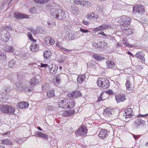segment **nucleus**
Listing matches in <instances>:
<instances>
[{"instance_id": "obj_47", "label": "nucleus", "mask_w": 148, "mask_h": 148, "mask_svg": "<svg viewBox=\"0 0 148 148\" xmlns=\"http://www.w3.org/2000/svg\"><path fill=\"white\" fill-rule=\"evenodd\" d=\"M93 56L97 60H99L101 59V58L99 56L96 55H93Z\"/></svg>"}, {"instance_id": "obj_64", "label": "nucleus", "mask_w": 148, "mask_h": 148, "mask_svg": "<svg viewBox=\"0 0 148 148\" xmlns=\"http://www.w3.org/2000/svg\"><path fill=\"white\" fill-rule=\"evenodd\" d=\"M10 132L9 131H8V132H5L4 133H3V135H7L8 134L9 135H10Z\"/></svg>"}, {"instance_id": "obj_38", "label": "nucleus", "mask_w": 148, "mask_h": 148, "mask_svg": "<svg viewBox=\"0 0 148 148\" xmlns=\"http://www.w3.org/2000/svg\"><path fill=\"white\" fill-rule=\"evenodd\" d=\"M50 0H34V1L38 3L42 4L47 3Z\"/></svg>"}, {"instance_id": "obj_1", "label": "nucleus", "mask_w": 148, "mask_h": 148, "mask_svg": "<svg viewBox=\"0 0 148 148\" xmlns=\"http://www.w3.org/2000/svg\"><path fill=\"white\" fill-rule=\"evenodd\" d=\"M97 84L98 86L106 89L109 87V82L105 78L99 77L97 79Z\"/></svg>"}, {"instance_id": "obj_39", "label": "nucleus", "mask_w": 148, "mask_h": 148, "mask_svg": "<svg viewBox=\"0 0 148 148\" xmlns=\"http://www.w3.org/2000/svg\"><path fill=\"white\" fill-rule=\"evenodd\" d=\"M125 86L126 88V90L128 91L131 90L130 87V82L128 80H127L125 83Z\"/></svg>"}, {"instance_id": "obj_4", "label": "nucleus", "mask_w": 148, "mask_h": 148, "mask_svg": "<svg viewBox=\"0 0 148 148\" xmlns=\"http://www.w3.org/2000/svg\"><path fill=\"white\" fill-rule=\"evenodd\" d=\"M0 110L2 112L12 114L14 113L15 109L12 107L1 104Z\"/></svg>"}, {"instance_id": "obj_27", "label": "nucleus", "mask_w": 148, "mask_h": 148, "mask_svg": "<svg viewBox=\"0 0 148 148\" xmlns=\"http://www.w3.org/2000/svg\"><path fill=\"white\" fill-rule=\"evenodd\" d=\"M144 123L145 121L140 119H136L134 122V125L137 127L141 124H144Z\"/></svg>"}, {"instance_id": "obj_28", "label": "nucleus", "mask_w": 148, "mask_h": 148, "mask_svg": "<svg viewBox=\"0 0 148 148\" xmlns=\"http://www.w3.org/2000/svg\"><path fill=\"white\" fill-rule=\"evenodd\" d=\"M142 53L138 51L137 52L135 55V56L136 57L138 58L140 60L142 61L143 62H145V58L143 55V54H141Z\"/></svg>"}, {"instance_id": "obj_19", "label": "nucleus", "mask_w": 148, "mask_h": 148, "mask_svg": "<svg viewBox=\"0 0 148 148\" xmlns=\"http://www.w3.org/2000/svg\"><path fill=\"white\" fill-rule=\"evenodd\" d=\"M71 10L73 14L76 15H78L80 12L77 7L75 5L71 6Z\"/></svg>"}, {"instance_id": "obj_2", "label": "nucleus", "mask_w": 148, "mask_h": 148, "mask_svg": "<svg viewBox=\"0 0 148 148\" xmlns=\"http://www.w3.org/2000/svg\"><path fill=\"white\" fill-rule=\"evenodd\" d=\"M16 89L18 91H21L23 90L25 92L28 91H31L32 90V87H31L27 86V85L23 82H17L16 83Z\"/></svg>"}, {"instance_id": "obj_3", "label": "nucleus", "mask_w": 148, "mask_h": 148, "mask_svg": "<svg viewBox=\"0 0 148 148\" xmlns=\"http://www.w3.org/2000/svg\"><path fill=\"white\" fill-rule=\"evenodd\" d=\"M121 28L124 29L126 27L128 26L131 23V18L129 17L124 16L121 18Z\"/></svg>"}, {"instance_id": "obj_59", "label": "nucleus", "mask_w": 148, "mask_h": 148, "mask_svg": "<svg viewBox=\"0 0 148 148\" xmlns=\"http://www.w3.org/2000/svg\"><path fill=\"white\" fill-rule=\"evenodd\" d=\"M98 34H100V35H103L104 36H105V37H106V36H108V35H106V34H105L103 32H99L98 33Z\"/></svg>"}, {"instance_id": "obj_54", "label": "nucleus", "mask_w": 148, "mask_h": 148, "mask_svg": "<svg viewBox=\"0 0 148 148\" xmlns=\"http://www.w3.org/2000/svg\"><path fill=\"white\" fill-rule=\"evenodd\" d=\"M11 88L10 87H7L5 88V92H7L10 91L11 90Z\"/></svg>"}, {"instance_id": "obj_14", "label": "nucleus", "mask_w": 148, "mask_h": 148, "mask_svg": "<svg viewBox=\"0 0 148 148\" xmlns=\"http://www.w3.org/2000/svg\"><path fill=\"white\" fill-rule=\"evenodd\" d=\"M81 94L80 92L78 91H75L67 94V96L69 97H72L75 98L79 96H80Z\"/></svg>"}, {"instance_id": "obj_42", "label": "nucleus", "mask_w": 148, "mask_h": 148, "mask_svg": "<svg viewBox=\"0 0 148 148\" xmlns=\"http://www.w3.org/2000/svg\"><path fill=\"white\" fill-rule=\"evenodd\" d=\"M0 57L1 59L3 60H6V54L4 53H1L0 54Z\"/></svg>"}, {"instance_id": "obj_11", "label": "nucleus", "mask_w": 148, "mask_h": 148, "mask_svg": "<svg viewBox=\"0 0 148 148\" xmlns=\"http://www.w3.org/2000/svg\"><path fill=\"white\" fill-rule=\"evenodd\" d=\"M115 98L117 103H119L121 102H123L126 99L125 96L124 94H119L115 95Z\"/></svg>"}, {"instance_id": "obj_10", "label": "nucleus", "mask_w": 148, "mask_h": 148, "mask_svg": "<svg viewBox=\"0 0 148 148\" xmlns=\"http://www.w3.org/2000/svg\"><path fill=\"white\" fill-rule=\"evenodd\" d=\"M66 103L67 104V109L73 108L75 106V103L74 99H67V101Z\"/></svg>"}, {"instance_id": "obj_44", "label": "nucleus", "mask_w": 148, "mask_h": 148, "mask_svg": "<svg viewBox=\"0 0 148 148\" xmlns=\"http://www.w3.org/2000/svg\"><path fill=\"white\" fill-rule=\"evenodd\" d=\"M29 11L31 13L34 14L36 12V10L35 8L33 7L31 8L30 9H29Z\"/></svg>"}, {"instance_id": "obj_45", "label": "nucleus", "mask_w": 148, "mask_h": 148, "mask_svg": "<svg viewBox=\"0 0 148 148\" xmlns=\"http://www.w3.org/2000/svg\"><path fill=\"white\" fill-rule=\"evenodd\" d=\"M60 78L61 75H57L56 79V81L57 82H58V83H59L60 82Z\"/></svg>"}, {"instance_id": "obj_62", "label": "nucleus", "mask_w": 148, "mask_h": 148, "mask_svg": "<svg viewBox=\"0 0 148 148\" xmlns=\"http://www.w3.org/2000/svg\"><path fill=\"white\" fill-rule=\"evenodd\" d=\"M47 64H43L42 63H41V66H40L42 67H45V68H47Z\"/></svg>"}, {"instance_id": "obj_58", "label": "nucleus", "mask_w": 148, "mask_h": 148, "mask_svg": "<svg viewBox=\"0 0 148 148\" xmlns=\"http://www.w3.org/2000/svg\"><path fill=\"white\" fill-rule=\"evenodd\" d=\"M148 115V114H146L145 115H142L141 114H139L137 116L138 117H146V116H147Z\"/></svg>"}, {"instance_id": "obj_49", "label": "nucleus", "mask_w": 148, "mask_h": 148, "mask_svg": "<svg viewBox=\"0 0 148 148\" xmlns=\"http://www.w3.org/2000/svg\"><path fill=\"white\" fill-rule=\"evenodd\" d=\"M49 38L50 37H48L45 38L44 39V41L45 43L47 44H49Z\"/></svg>"}, {"instance_id": "obj_50", "label": "nucleus", "mask_w": 148, "mask_h": 148, "mask_svg": "<svg viewBox=\"0 0 148 148\" xmlns=\"http://www.w3.org/2000/svg\"><path fill=\"white\" fill-rule=\"evenodd\" d=\"M79 31L81 32H82L83 33H87L88 32H90V31H89L88 30L85 29H82V28H80Z\"/></svg>"}, {"instance_id": "obj_30", "label": "nucleus", "mask_w": 148, "mask_h": 148, "mask_svg": "<svg viewBox=\"0 0 148 148\" xmlns=\"http://www.w3.org/2000/svg\"><path fill=\"white\" fill-rule=\"evenodd\" d=\"M124 29H121L125 31V33L127 35H130L133 33L132 30L131 28H129L128 26L125 27Z\"/></svg>"}, {"instance_id": "obj_24", "label": "nucleus", "mask_w": 148, "mask_h": 148, "mask_svg": "<svg viewBox=\"0 0 148 148\" xmlns=\"http://www.w3.org/2000/svg\"><path fill=\"white\" fill-rule=\"evenodd\" d=\"M80 5L83 7H87L89 8L90 5V1H86L84 0H81Z\"/></svg>"}, {"instance_id": "obj_36", "label": "nucleus", "mask_w": 148, "mask_h": 148, "mask_svg": "<svg viewBox=\"0 0 148 148\" xmlns=\"http://www.w3.org/2000/svg\"><path fill=\"white\" fill-rule=\"evenodd\" d=\"M55 95L54 91L53 90H49L47 92V96L49 97H53Z\"/></svg>"}, {"instance_id": "obj_21", "label": "nucleus", "mask_w": 148, "mask_h": 148, "mask_svg": "<svg viewBox=\"0 0 148 148\" xmlns=\"http://www.w3.org/2000/svg\"><path fill=\"white\" fill-rule=\"evenodd\" d=\"M51 56V53L49 51L47 50L44 52L43 56L45 60L49 59Z\"/></svg>"}, {"instance_id": "obj_6", "label": "nucleus", "mask_w": 148, "mask_h": 148, "mask_svg": "<svg viewBox=\"0 0 148 148\" xmlns=\"http://www.w3.org/2000/svg\"><path fill=\"white\" fill-rule=\"evenodd\" d=\"M87 130L84 125H82L75 133L77 136H84L87 133Z\"/></svg>"}, {"instance_id": "obj_60", "label": "nucleus", "mask_w": 148, "mask_h": 148, "mask_svg": "<svg viewBox=\"0 0 148 148\" xmlns=\"http://www.w3.org/2000/svg\"><path fill=\"white\" fill-rule=\"evenodd\" d=\"M92 45L95 48H97L98 47V44L96 43L93 42L92 44Z\"/></svg>"}, {"instance_id": "obj_16", "label": "nucleus", "mask_w": 148, "mask_h": 148, "mask_svg": "<svg viewBox=\"0 0 148 148\" xmlns=\"http://www.w3.org/2000/svg\"><path fill=\"white\" fill-rule=\"evenodd\" d=\"M29 106V103L27 102H23L19 103L16 105L17 107L18 108H27Z\"/></svg>"}, {"instance_id": "obj_13", "label": "nucleus", "mask_w": 148, "mask_h": 148, "mask_svg": "<svg viewBox=\"0 0 148 148\" xmlns=\"http://www.w3.org/2000/svg\"><path fill=\"white\" fill-rule=\"evenodd\" d=\"M109 27H110V26L109 25L104 24L94 28L93 31L94 32H98L101 30H103Z\"/></svg>"}, {"instance_id": "obj_32", "label": "nucleus", "mask_w": 148, "mask_h": 148, "mask_svg": "<svg viewBox=\"0 0 148 148\" xmlns=\"http://www.w3.org/2000/svg\"><path fill=\"white\" fill-rule=\"evenodd\" d=\"M1 143L6 145H12L13 143L12 142L8 139H5L1 140Z\"/></svg>"}, {"instance_id": "obj_43", "label": "nucleus", "mask_w": 148, "mask_h": 148, "mask_svg": "<svg viewBox=\"0 0 148 148\" xmlns=\"http://www.w3.org/2000/svg\"><path fill=\"white\" fill-rule=\"evenodd\" d=\"M15 64V62L14 60L10 61L8 64V66L12 68L13 67Z\"/></svg>"}, {"instance_id": "obj_8", "label": "nucleus", "mask_w": 148, "mask_h": 148, "mask_svg": "<svg viewBox=\"0 0 148 148\" xmlns=\"http://www.w3.org/2000/svg\"><path fill=\"white\" fill-rule=\"evenodd\" d=\"M58 14L57 18L59 20H64L66 17V14L65 12L60 9H58Z\"/></svg>"}, {"instance_id": "obj_25", "label": "nucleus", "mask_w": 148, "mask_h": 148, "mask_svg": "<svg viewBox=\"0 0 148 148\" xmlns=\"http://www.w3.org/2000/svg\"><path fill=\"white\" fill-rule=\"evenodd\" d=\"M106 64L107 67L109 68H112L115 66V64L113 61L110 60H108L106 61Z\"/></svg>"}, {"instance_id": "obj_9", "label": "nucleus", "mask_w": 148, "mask_h": 148, "mask_svg": "<svg viewBox=\"0 0 148 148\" xmlns=\"http://www.w3.org/2000/svg\"><path fill=\"white\" fill-rule=\"evenodd\" d=\"M14 16L17 18H29V16L25 14L15 12L14 13Z\"/></svg>"}, {"instance_id": "obj_57", "label": "nucleus", "mask_w": 148, "mask_h": 148, "mask_svg": "<svg viewBox=\"0 0 148 148\" xmlns=\"http://www.w3.org/2000/svg\"><path fill=\"white\" fill-rule=\"evenodd\" d=\"M4 98V97L3 95L1 94H0V102H3V101Z\"/></svg>"}, {"instance_id": "obj_34", "label": "nucleus", "mask_w": 148, "mask_h": 148, "mask_svg": "<svg viewBox=\"0 0 148 148\" xmlns=\"http://www.w3.org/2000/svg\"><path fill=\"white\" fill-rule=\"evenodd\" d=\"M58 69V66L56 65H53L52 68L49 70V71L51 73L53 74H55L57 73V71Z\"/></svg>"}, {"instance_id": "obj_37", "label": "nucleus", "mask_w": 148, "mask_h": 148, "mask_svg": "<svg viewBox=\"0 0 148 148\" xmlns=\"http://www.w3.org/2000/svg\"><path fill=\"white\" fill-rule=\"evenodd\" d=\"M36 32H37V34L40 33L43 34L44 32V31L41 27H37L36 29Z\"/></svg>"}, {"instance_id": "obj_12", "label": "nucleus", "mask_w": 148, "mask_h": 148, "mask_svg": "<svg viewBox=\"0 0 148 148\" xmlns=\"http://www.w3.org/2000/svg\"><path fill=\"white\" fill-rule=\"evenodd\" d=\"M124 112L125 113V118H130L134 115L132 110L130 108H129L125 109Z\"/></svg>"}, {"instance_id": "obj_40", "label": "nucleus", "mask_w": 148, "mask_h": 148, "mask_svg": "<svg viewBox=\"0 0 148 148\" xmlns=\"http://www.w3.org/2000/svg\"><path fill=\"white\" fill-rule=\"evenodd\" d=\"M28 37L29 39L31 41H33L34 42H35L36 41V39H34L32 36V34L31 32H28Z\"/></svg>"}, {"instance_id": "obj_56", "label": "nucleus", "mask_w": 148, "mask_h": 148, "mask_svg": "<svg viewBox=\"0 0 148 148\" xmlns=\"http://www.w3.org/2000/svg\"><path fill=\"white\" fill-rule=\"evenodd\" d=\"M94 13H92L90 14H88L87 16L88 17L90 18H94Z\"/></svg>"}, {"instance_id": "obj_46", "label": "nucleus", "mask_w": 148, "mask_h": 148, "mask_svg": "<svg viewBox=\"0 0 148 148\" xmlns=\"http://www.w3.org/2000/svg\"><path fill=\"white\" fill-rule=\"evenodd\" d=\"M81 1V0H75L73 1V3L76 5H80Z\"/></svg>"}, {"instance_id": "obj_18", "label": "nucleus", "mask_w": 148, "mask_h": 148, "mask_svg": "<svg viewBox=\"0 0 148 148\" xmlns=\"http://www.w3.org/2000/svg\"><path fill=\"white\" fill-rule=\"evenodd\" d=\"M67 101V99H64L63 100L61 101L59 103V106L62 108H64V109H67V104L66 103Z\"/></svg>"}, {"instance_id": "obj_20", "label": "nucleus", "mask_w": 148, "mask_h": 148, "mask_svg": "<svg viewBox=\"0 0 148 148\" xmlns=\"http://www.w3.org/2000/svg\"><path fill=\"white\" fill-rule=\"evenodd\" d=\"M75 112L74 110L65 111L62 113V115L64 116H69Z\"/></svg>"}, {"instance_id": "obj_17", "label": "nucleus", "mask_w": 148, "mask_h": 148, "mask_svg": "<svg viewBox=\"0 0 148 148\" xmlns=\"http://www.w3.org/2000/svg\"><path fill=\"white\" fill-rule=\"evenodd\" d=\"M58 9H56L54 8H52L50 9V14L53 17L57 18L58 15Z\"/></svg>"}, {"instance_id": "obj_31", "label": "nucleus", "mask_w": 148, "mask_h": 148, "mask_svg": "<svg viewBox=\"0 0 148 148\" xmlns=\"http://www.w3.org/2000/svg\"><path fill=\"white\" fill-rule=\"evenodd\" d=\"M75 37V35L71 33H68L65 36V39L68 40H71L73 39Z\"/></svg>"}, {"instance_id": "obj_61", "label": "nucleus", "mask_w": 148, "mask_h": 148, "mask_svg": "<svg viewBox=\"0 0 148 148\" xmlns=\"http://www.w3.org/2000/svg\"><path fill=\"white\" fill-rule=\"evenodd\" d=\"M31 32L34 34L35 35H36L37 34V32H36V30H31Z\"/></svg>"}, {"instance_id": "obj_26", "label": "nucleus", "mask_w": 148, "mask_h": 148, "mask_svg": "<svg viewBox=\"0 0 148 148\" xmlns=\"http://www.w3.org/2000/svg\"><path fill=\"white\" fill-rule=\"evenodd\" d=\"M4 50L7 52H13L14 49L13 47L10 45H6L5 46L4 48Z\"/></svg>"}, {"instance_id": "obj_52", "label": "nucleus", "mask_w": 148, "mask_h": 148, "mask_svg": "<svg viewBox=\"0 0 148 148\" xmlns=\"http://www.w3.org/2000/svg\"><path fill=\"white\" fill-rule=\"evenodd\" d=\"M106 93L109 95H111L113 94L114 92L112 90H110L106 92Z\"/></svg>"}, {"instance_id": "obj_55", "label": "nucleus", "mask_w": 148, "mask_h": 148, "mask_svg": "<svg viewBox=\"0 0 148 148\" xmlns=\"http://www.w3.org/2000/svg\"><path fill=\"white\" fill-rule=\"evenodd\" d=\"M123 43L124 44V45H125L128 46V47H132V45H130V44H128L127 42L126 41H123Z\"/></svg>"}, {"instance_id": "obj_33", "label": "nucleus", "mask_w": 148, "mask_h": 148, "mask_svg": "<svg viewBox=\"0 0 148 148\" xmlns=\"http://www.w3.org/2000/svg\"><path fill=\"white\" fill-rule=\"evenodd\" d=\"M85 76L84 75L78 76L77 79V82L80 84L82 83L84 80Z\"/></svg>"}, {"instance_id": "obj_48", "label": "nucleus", "mask_w": 148, "mask_h": 148, "mask_svg": "<svg viewBox=\"0 0 148 148\" xmlns=\"http://www.w3.org/2000/svg\"><path fill=\"white\" fill-rule=\"evenodd\" d=\"M49 40V44L50 45H53L54 44L55 42L53 39L51 38L50 37Z\"/></svg>"}, {"instance_id": "obj_51", "label": "nucleus", "mask_w": 148, "mask_h": 148, "mask_svg": "<svg viewBox=\"0 0 148 148\" xmlns=\"http://www.w3.org/2000/svg\"><path fill=\"white\" fill-rule=\"evenodd\" d=\"M60 49L62 51H67L68 52H70L71 51V50L70 49H67L64 48H63L62 47L60 48Z\"/></svg>"}, {"instance_id": "obj_15", "label": "nucleus", "mask_w": 148, "mask_h": 148, "mask_svg": "<svg viewBox=\"0 0 148 148\" xmlns=\"http://www.w3.org/2000/svg\"><path fill=\"white\" fill-rule=\"evenodd\" d=\"M107 130H102L100 131L99 134V136L103 139L108 136Z\"/></svg>"}, {"instance_id": "obj_29", "label": "nucleus", "mask_w": 148, "mask_h": 148, "mask_svg": "<svg viewBox=\"0 0 148 148\" xmlns=\"http://www.w3.org/2000/svg\"><path fill=\"white\" fill-rule=\"evenodd\" d=\"M39 82V80L37 79L35 77H32L30 81V84L33 86L36 85Z\"/></svg>"}, {"instance_id": "obj_53", "label": "nucleus", "mask_w": 148, "mask_h": 148, "mask_svg": "<svg viewBox=\"0 0 148 148\" xmlns=\"http://www.w3.org/2000/svg\"><path fill=\"white\" fill-rule=\"evenodd\" d=\"M104 113L105 114H106V115H109L110 114V112L109 111H108V109H106L104 110Z\"/></svg>"}, {"instance_id": "obj_5", "label": "nucleus", "mask_w": 148, "mask_h": 148, "mask_svg": "<svg viewBox=\"0 0 148 148\" xmlns=\"http://www.w3.org/2000/svg\"><path fill=\"white\" fill-rule=\"evenodd\" d=\"M10 37V34L5 29H2L0 31V39L4 41H7Z\"/></svg>"}, {"instance_id": "obj_35", "label": "nucleus", "mask_w": 148, "mask_h": 148, "mask_svg": "<svg viewBox=\"0 0 148 148\" xmlns=\"http://www.w3.org/2000/svg\"><path fill=\"white\" fill-rule=\"evenodd\" d=\"M9 79L11 81L14 82V81L16 80L17 79H18L19 77L18 75H15L13 74L12 75H9L8 76Z\"/></svg>"}, {"instance_id": "obj_41", "label": "nucleus", "mask_w": 148, "mask_h": 148, "mask_svg": "<svg viewBox=\"0 0 148 148\" xmlns=\"http://www.w3.org/2000/svg\"><path fill=\"white\" fill-rule=\"evenodd\" d=\"M49 86L47 84H45L42 87V90L45 91L49 89Z\"/></svg>"}, {"instance_id": "obj_7", "label": "nucleus", "mask_w": 148, "mask_h": 148, "mask_svg": "<svg viewBox=\"0 0 148 148\" xmlns=\"http://www.w3.org/2000/svg\"><path fill=\"white\" fill-rule=\"evenodd\" d=\"M144 7L143 5L138 4L134 5L133 7L132 12L135 13L137 12H145Z\"/></svg>"}, {"instance_id": "obj_63", "label": "nucleus", "mask_w": 148, "mask_h": 148, "mask_svg": "<svg viewBox=\"0 0 148 148\" xmlns=\"http://www.w3.org/2000/svg\"><path fill=\"white\" fill-rule=\"evenodd\" d=\"M53 65H52V64H51V65H48L47 64V68L48 67V69H49V71L53 67Z\"/></svg>"}, {"instance_id": "obj_22", "label": "nucleus", "mask_w": 148, "mask_h": 148, "mask_svg": "<svg viewBox=\"0 0 148 148\" xmlns=\"http://www.w3.org/2000/svg\"><path fill=\"white\" fill-rule=\"evenodd\" d=\"M39 45L35 43H32L30 47V50L32 51H37L39 49Z\"/></svg>"}, {"instance_id": "obj_23", "label": "nucleus", "mask_w": 148, "mask_h": 148, "mask_svg": "<svg viewBox=\"0 0 148 148\" xmlns=\"http://www.w3.org/2000/svg\"><path fill=\"white\" fill-rule=\"evenodd\" d=\"M36 135L35 136L37 137L44 138L46 140L48 139V135L44 134L41 132H35Z\"/></svg>"}]
</instances>
